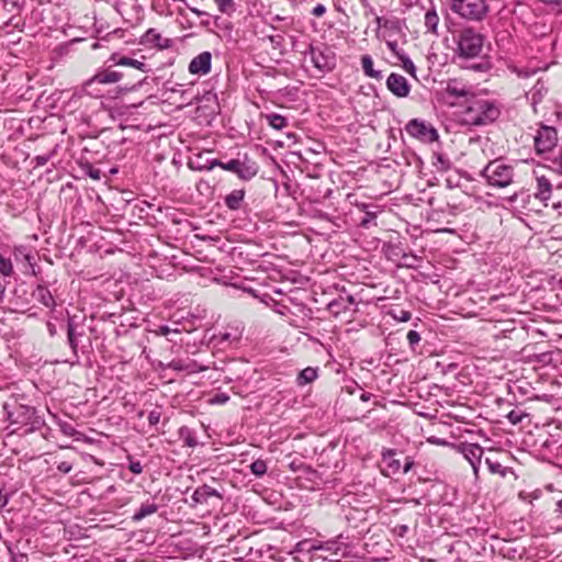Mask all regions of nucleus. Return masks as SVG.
Masks as SVG:
<instances>
[{
	"label": "nucleus",
	"instance_id": "obj_2",
	"mask_svg": "<svg viewBox=\"0 0 562 562\" xmlns=\"http://www.w3.org/2000/svg\"><path fill=\"white\" fill-rule=\"evenodd\" d=\"M501 112L494 102L472 95L467 101L461 122L469 126H482L495 122Z\"/></svg>",
	"mask_w": 562,
	"mask_h": 562
},
{
	"label": "nucleus",
	"instance_id": "obj_3",
	"mask_svg": "<svg viewBox=\"0 0 562 562\" xmlns=\"http://www.w3.org/2000/svg\"><path fill=\"white\" fill-rule=\"evenodd\" d=\"M450 9L462 19L482 21L488 12L485 0H450Z\"/></svg>",
	"mask_w": 562,
	"mask_h": 562
},
{
	"label": "nucleus",
	"instance_id": "obj_64",
	"mask_svg": "<svg viewBox=\"0 0 562 562\" xmlns=\"http://www.w3.org/2000/svg\"><path fill=\"white\" fill-rule=\"evenodd\" d=\"M555 512L562 515V498L557 503Z\"/></svg>",
	"mask_w": 562,
	"mask_h": 562
},
{
	"label": "nucleus",
	"instance_id": "obj_50",
	"mask_svg": "<svg viewBox=\"0 0 562 562\" xmlns=\"http://www.w3.org/2000/svg\"><path fill=\"white\" fill-rule=\"evenodd\" d=\"M415 465V461L412 457H405L404 464L402 465L403 473H408Z\"/></svg>",
	"mask_w": 562,
	"mask_h": 562
},
{
	"label": "nucleus",
	"instance_id": "obj_40",
	"mask_svg": "<svg viewBox=\"0 0 562 562\" xmlns=\"http://www.w3.org/2000/svg\"><path fill=\"white\" fill-rule=\"evenodd\" d=\"M183 329L184 328L181 329L179 327L170 328L169 326L162 325V326H159L157 334L164 335V336H167L169 334L180 335Z\"/></svg>",
	"mask_w": 562,
	"mask_h": 562
},
{
	"label": "nucleus",
	"instance_id": "obj_26",
	"mask_svg": "<svg viewBox=\"0 0 562 562\" xmlns=\"http://www.w3.org/2000/svg\"><path fill=\"white\" fill-rule=\"evenodd\" d=\"M361 65L364 74L368 77L374 78V79H381L382 75L381 71L373 69V60L370 55H363L361 57Z\"/></svg>",
	"mask_w": 562,
	"mask_h": 562
},
{
	"label": "nucleus",
	"instance_id": "obj_63",
	"mask_svg": "<svg viewBox=\"0 0 562 562\" xmlns=\"http://www.w3.org/2000/svg\"><path fill=\"white\" fill-rule=\"evenodd\" d=\"M47 329H48V331H49V334H50L52 336H53V335L55 334V331H56V329H55V325H54V324H52V323H49V322L47 323Z\"/></svg>",
	"mask_w": 562,
	"mask_h": 562
},
{
	"label": "nucleus",
	"instance_id": "obj_1",
	"mask_svg": "<svg viewBox=\"0 0 562 562\" xmlns=\"http://www.w3.org/2000/svg\"><path fill=\"white\" fill-rule=\"evenodd\" d=\"M13 403L5 402L3 404V411L10 425L16 426L12 431H16L22 427H27L25 432L33 431L38 428L43 420L36 416V409L33 406L19 402V398L24 400V395H14Z\"/></svg>",
	"mask_w": 562,
	"mask_h": 562
},
{
	"label": "nucleus",
	"instance_id": "obj_28",
	"mask_svg": "<svg viewBox=\"0 0 562 562\" xmlns=\"http://www.w3.org/2000/svg\"><path fill=\"white\" fill-rule=\"evenodd\" d=\"M116 65L131 66V67L142 70L143 72L149 71V69L147 68L145 63L139 61L137 59L130 58V57L120 58L119 61L116 63Z\"/></svg>",
	"mask_w": 562,
	"mask_h": 562
},
{
	"label": "nucleus",
	"instance_id": "obj_52",
	"mask_svg": "<svg viewBox=\"0 0 562 562\" xmlns=\"http://www.w3.org/2000/svg\"><path fill=\"white\" fill-rule=\"evenodd\" d=\"M374 217V213L367 212L366 216L360 222V226L364 228L369 227V224L373 221Z\"/></svg>",
	"mask_w": 562,
	"mask_h": 562
},
{
	"label": "nucleus",
	"instance_id": "obj_16",
	"mask_svg": "<svg viewBox=\"0 0 562 562\" xmlns=\"http://www.w3.org/2000/svg\"><path fill=\"white\" fill-rule=\"evenodd\" d=\"M258 173V166L256 162L250 161L249 159L239 160V166L237 169V176L241 180H250Z\"/></svg>",
	"mask_w": 562,
	"mask_h": 562
},
{
	"label": "nucleus",
	"instance_id": "obj_11",
	"mask_svg": "<svg viewBox=\"0 0 562 562\" xmlns=\"http://www.w3.org/2000/svg\"><path fill=\"white\" fill-rule=\"evenodd\" d=\"M122 78V74L113 70H102L97 72L91 79H89L85 83V90L88 94L92 95L94 94L93 91H90L89 88H91L95 83L100 85H106V83H114L120 81Z\"/></svg>",
	"mask_w": 562,
	"mask_h": 562
},
{
	"label": "nucleus",
	"instance_id": "obj_35",
	"mask_svg": "<svg viewBox=\"0 0 562 562\" xmlns=\"http://www.w3.org/2000/svg\"><path fill=\"white\" fill-rule=\"evenodd\" d=\"M127 469L133 473V474H140L143 473V465L140 463V461L138 460H135L132 456H127Z\"/></svg>",
	"mask_w": 562,
	"mask_h": 562
},
{
	"label": "nucleus",
	"instance_id": "obj_33",
	"mask_svg": "<svg viewBox=\"0 0 562 562\" xmlns=\"http://www.w3.org/2000/svg\"><path fill=\"white\" fill-rule=\"evenodd\" d=\"M146 41L149 43H154L158 47H166L167 44H161L160 41L162 40L161 35L157 33L154 29H150L145 34Z\"/></svg>",
	"mask_w": 562,
	"mask_h": 562
},
{
	"label": "nucleus",
	"instance_id": "obj_17",
	"mask_svg": "<svg viewBox=\"0 0 562 562\" xmlns=\"http://www.w3.org/2000/svg\"><path fill=\"white\" fill-rule=\"evenodd\" d=\"M178 435L179 439L182 440L183 447L195 448L199 445L196 431L188 426H181Z\"/></svg>",
	"mask_w": 562,
	"mask_h": 562
},
{
	"label": "nucleus",
	"instance_id": "obj_43",
	"mask_svg": "<svg viewBox=\"0 0 562 562\" xmlns=\"http://www.w3.org/2000/svg\"><path fill=\"white\" fill-rule=\"evenodd\" d=\"M86 173L93 180H100L101 178V170L93 167L92 165H87L85 168Z\"/></svg>",
	"mask_w": 562,
	"mask_h": 562
},
{
	"label": "nucleus",
	"instance_id": "obj_51",
	"mask_svg": "<svg viewBox=\"0 0 562 562\" xmlns=\"http://www.w3.org/2000/svg\"><path fill=\"white\" fill-rule=\"evenodd\" d=\"M375 23L378 25V30L381 27H393V22L383 19L382 16H375Z\"/></svg>",
	"mask_w": 562,
	"mask_h": 562
},
{
	"label": "nucleus",
	"instance_id": "obj_25",
	"mask_svg": "<svg viewBox=\"0 0 562 562\" xmlns=\"http://www.w3.org/2000/svg\"><path fill=\"white\" fill-rule=\"evenodd\" d=\"M439 23V16L436 12V9L432 7L425 14V27L428 32L437 34V27Z\"/></svg>",
	"mask_w": 562,
	"mask_h": 562
},
{
	"label": "nucleus",
	"instance_id": "obj_60",
	"mask_svg": "<svg viewBox=\"0 0 562 562\" xmlns=\"http://www.w3.org/2000/svg\"><path fill=\"white\" fill-rule=\"evenodd\" d=\"M389 48L397 56V54H401L397 50V44L395 42H387Z\"/></svg>",
	"mask_w": 562,
	"mask_h": 562
},
{
	"label": "nucleus",
	"instance_id": "obj_24",
	"mask_svg": "<svg viewBox=\"0 0 562 562\" xmlns=\"http://www.w3.org/2000/svg\"><path fill=\"white\" fill-rule=\"evenodd\" d=\"M445 92L451 97H468L470 94L469 89L465 86H459L457 80H449Z\"/></svg>",
	"mask_w": 562,
	"mask_h": 562
},
{
	"label": "nucleus",
	"instance_id": "obj_47",
	"mask_svg": "<svg viewBox=\"0 0 562 562\" xmlns=\"http://www.w3.org/2000/svg\"><path fill=\"white\" fill-rule=\"evenodd\" d=\"M406 337L411 348H414L415 345L420 340V335L416 330H409Z\"/></svg>",
	"mask_w": 562,
	"mask_h": 562
},
{
	"label": "nucleus",
	"instance_id": "obj_23",
	"mask_svg": "<svg viewBox=\"0 0 562 562\" xmlns=\"http://www.w3.org/2000/svg\"><path fill=\"white\" fill-rule=\"evenodd\" d=\"M245 198L244 190H234L225 198V205L233 211L240 209L241 202Z\"/></svg>",
	"mask_w": 562,
	"mask_h": 562
},
{
	"label": "nucleus",
	"instance_id": "obj_19",
	"mask_svg": "<svg viewBox=\"0 0 562 562\" xmlns=\"http://www.w3.org/2000/svg\"><path fill=\"white\" fill-rule=\"evenodd\" d=\"M158 510V505L154 501L143 503L139 508L132 516L133 521H140L147 516H150Z\"/></svg>",
	"mask_w": 562,
	"mask_h": 562
},
{
	"label": "nucleus",
	"instance_id": "obj_45",
	"mask_svg": "<svg viewBox=\"0 0 562 562\" xmlns=\"http://www.w3.org/2000/svg\"><path fill=\"white\" fill-rule=\"evenodd\" d=\"M54 154H55V151L53 150L52 153H49L47 155L36 156L34 158L35 167H42V166L46 165Z\"/></svg>",
	"mask_w": 562,
	"mask_h": 562
},
{
	"label": "nucleus",
	"instance_id": "obj_34",
	"mask_svg": "<svg viewBox=\"0 0 562 562\" xmlns=\"http://www.w3.org/2000/svg\"><path fill=\"white\" fill-rule=\"evenodd\" d=\"M0 273L5 277H9L13 273V266H12L11 260L8 258H4L1 254H0Z\"/></svg>",
	"mask_w": 562,
	"mask_h": 562
},
{
	"label": "nucleus",
	"instance_id": "obj_14",
	"mask_svg": "<svg viewBox=\"0 0 562 562\" xmlns=\"http://www.w3.org/2000/svg\"><path fill=\"white\" fill-rule=\"evenodd\" d=\"M395 456L396 450L394 449H385L382 451V461L385 464V470H382L383 475L391 476L401 471V461L396 459Z\"/></svg>",
	"mask_w": 562,
	"mask_h": 562
},
{
	"label": "nucleus",
	"instance_id": "obj_15",
	"mask_svg": "<svg viewBox=\"0 0 562 562\" xmlns=\"http://www.w3.org/2000/svg\"><path fill=\"white\" fill-rule=\"evenodd\" d=\"M166 368L172 369L177 372H183L187 374L195 373L203 370V368L200 364H198L194 360H191L189 358L173 359L170 362H168Z\"/></svg>",
	"mask_w": 562,
	"mask_h": 562
},
{
	"label": "nucleus",
	"instance_id": "obj_41",
	"mask_svg": "<svg viewBox=\"0 0 562 562\" xmlns=\"http://www.w3.org/2000/svg\"><path fill=\"white\" fill-rule=\"evenodd\" d=\"M341 538H342V537H341V536H339V537H338L337 539H335V540H328V541H326V542H325L324 548H325L326 550L334 551L335 553H338V551H340V544H341L340 539H341Z\"/></svg>",
	"mask_w": 562,
	"mask_h": 562
},
{
	"label": "nucleus",
	"instance_id": "obj_57",
	"mask_svg": "<svg viewBox=\"0 0 562 562\" xmlns=\"http://www.w3.org/2000/svg\"><path fill=\"white\" fill-rule=\"evenodd\" d=\"M227 401H228V396L224 393L217 394L214 400L215 403H220V404L226 403Z\"/></svg>",
	"mask_w": 562,
	"mask_h": 562
},
{
	"label": "nucleus",
	"instance_id": "obj_8",
	"mask_svg": "<svg viewBox=\"0 0 562 562\" xmlns=\"http://www.w3.org/2000/svg\"><path fill=\"white\" fill-rule=\"evenodd\" d=\"M406 132L422 140L434 142L438 138L437 131L434 127L427 126L424 122L417 119L411 120L406 125Z\"/></svg>",
	"mask_w": 562,
	"mask_h": 562
},
{
	"label": "nucleus",
	"instance_id": "obj_21",
	"mask_svg": "<svg viewBox=\"0 0 562 562\" xmlns=\"http://www.w3.org/2000/svg\"><path fill=\"white\" fill-rule=\"evenodd\" d=\"M216 166L223 168L224 170L237 173V169L239 166V159H231L228 162H222L218 159H212V160L207 161V165H205L203 167L200 166V167H198V169L201 170V169L205 168L206 170H212Z\"/></svg>",
	"mask_w": 562,
	"mask_h": 562
},
{
	"label": "nucleus",
	"instance_id": "obj_39",
	"mask_svg": "<svg viewBox=\"0 0 562 562\" xmlns=\"http://www.w3.org/2000/svg\"><path fill=\"white\" fill-rule=\"evenodd\" d=\"M67 333H68L69 345H70L71 349L74 351H76L79 346H78L77 338H76V335H75V328H74V326L71 324H68Z\"/></svg>",
	"mask_w": 562,
	"mask_h": 562
},
{
	"label": "nucleus",
	"instance_id": "obj_6",
	"mask_svg": "<svg viewBox=\"0 0 562 562\" xmlns=\"http://www.w3.org/2000/svg\"><path fill=\"white\" fill-rule=\"evenodd\" d=\"M304 54H308L311 56V61L321 72L330 71L335 67V54L325 44L318 46L310 44Z\"/></svg>",
	"mask_w": 562,
	"mask_h": 562
},
{
	"label": "nucleus",
	"instance_id": "obj_4",
	"mask_svg": "<svg viewBox=\"0 0 562 562\" xmlns=\"http://www.w3.org/2000/svg\"><path fill=\"white\" fill-rule=\"evenodd\" d=\"M484 36L467 27L460 31L458 36V53L463 58H474L480 56L483 49Z\"/></svg>",
	"mask_w": 562,
	"mask_h": 562
},
{
	"label": "nucleus",
	"instance_id": "obj_62",
	"mask_svg": "<svg viewBox=\"0 0 562 562\" xmlns=\"http://www.w3.org/2000/svg\"><path fill=\"white\" fill-rule=\"evenodd\" d=\"M189 9L191 10L192 13H194L198 16L207 15V13L205 11H201L196 8H189Z\"/></svg>",
	"mask_w": 562,
	"mask_h": 562
},
{
	"label": "nucleus",
	"instance_id": "obj_30",
	"mask_svg": "<svg viewBox=\"0 0 562 562\" xmlns=\"http://www.w3.org/2000/svg\"><path fill=\"white\" fill-rule=\"evenodd\" d=\"M221 13L231 15L235 11L234 0H214Z\"/></svg>",
	"mask_w": 562,
	"mask_h": 562
},
{
	"label": "nucleus",
	"instance_id": "obj_37",
	"mask_svg": "<svg viewBox=\"0 0 562 562\" xmlns=\"http://www.w3.org/2000/svg\"><path fill=\"white\" fill-rule=\"evenodd\" d=\"M243 329H244V327H243L241 323L237 322L235 326H232V331L225 333L223 335V339H225V340L231 339V338L239 339L241 336Z\"/></svg>",
	"mask_w": 562,
	"mask_h": 562
},
{
	"label": "nucleus",
	"instance_id": "obj_32",
	"mask_svg": "<svg viewBox=\"0 0 562 562\" xmlns=\"http://www.w3.org/2000/svg\"><path fill=\"white\" fill-rule=\"evenodd\" d=\"M397 58L402 61L403 68L412 76H415L416 67L408 56L405 54H397Z\"/></svg>",
	"mask_w": 562,
	"mask_h": 562
},
{
	"label": "nucleus",
	"instance_id": "obj_36",
	"mask_svg": "<svg viewBox=\"0 0 562 562\" xmlns=\"http://www.w3.org/2000/svg\"><path fill=\"white\" fill-rule=\"evenodd\" d=\"M550 356L551 353H532L525 361L529 363H547L551 361Z\"/></svg>",
	"mask_w": 562,
	"mask_h": 562
},
{
	"label": "nucleus",
	"instance_id": "obj_46",
	"mask_svg": "<svg viewBox=\"0 0 562 562\" xmlns=\"http://www.w3.org/2000/svg\"><path fill=\"white\" fill-rule=\"evenodd\" d=\"M344 303V297L340 296L338 300H335L328 304V310L334 314L340 313V306Z\"/></svg>",
	"mask_w": 562,
	"mask_h": 562
},
{
	"label": "nucleus",
	"instance_id": "obj_56",
	"mask_svg": "<svg viewBox=\"0 0 562 562\" xmlns=\"http://www.w3.org/2000/svg\"><path fill=\"white\" fill-rule=\"evenodd\" d=\"M554 164L558 166V171L562 175V148L560 149L559 155L554 159Z\"/></svg>",
	"mask_w": 562,
	"mask_h": 562
},
{
	"label": "nucleus",
	"instance_id": "obj_9",
	"mask_svg": "<svg viewBox=\"0 0 562 562\" xmlns=\"http://www.w3.org/2000/svg\"><path fill=\"white\" fill-rule=\"evenodd\" d=\"M386 87L397 98H405L409 94L411 91V87L406 78L395 72H392L387 77Z\"/></svg>",
	"mask_w": 562,
	"mask_h": 562
},
{
	"label": "nucleus",
	"instance_id": "obj_54",
	"mask_svg": "<svg viewBox=\"0 0 562 562\" xmlns=\"http://www.w3.org/2000/svg\"><path fill=\"white\" fill-rule=\"evenodd\" d=\"M345 390L349 394H355L357 390H361V386L356 381H351L345 385Z\"/></svg>",
	"mask_w": 562,
	"mask_h": 562
},
{
	"label": "nucleus",
	"instance_id": "obj_7",
	"mask_svg": "<svg viewBox=\"0 0 562 562\" xmlns=\"http://www.w3.org/2000/svg\"><path fill=\"white\" fill-rule=\"evenodd\" d=\"M535 150L538 155L550 153L558 144V132L554 127L540 123L533 137Z\"/></svg>",
	"mask_w": 562,
	"mask_h": 562
},
{
	"label": "nucleus",
	"instance_id": "obj_31",
	"mask_svg": "<svg viewBox=\"0 0 562 562\" xmlns=\"http://www.w3.org/2000/svg\"><path fill=\"white\" fill-rule=\"evenodd\" d=\"M269 124L274 130H282L286 125V120L280 114H271L267 116Z\"/></svg>",
	"mask_w": 562,
	"mask_h": 562
},
{
	"label": "nucleus",
	"instance_id": "obj_58",
	"mask_svg": "<svg viewBox=\"0 0 562 562\" xmlns=\"http://www.w3.org/2000/svg\"><path fill=\"white\" fill-rule=\"evenodd\" d=\"M344 301L347 302L348 305H344V310H347L349 305H355L356 304V300L352 295H347L346 299H344Z\"/></svg>",
	"mask_w": 562,
	"mask_h": 562
},
{
	"label": "nucleus",
	"instance_id": "obj_18",
	"mask_svg": "<svg viewBox=\"0 0 562 562\" xmlns=\"http://www.w3.org/2000/svg\"><path fill=\"white\" fill-rule=\"evenodd\" d=\"M552 186L548 178L544 176L537 177V192L535 196L543 202L548 201L551 196Z\"/></svg>",
	"mask_w": 562,
	"mask_h": 562
},
{
	"label": "nucleus",
	"instance_id": "obj_10",
	"mask_svg": "<svg viewBox=\"0 0 562 562\" xmlns=\"http://www.w3.org/2000/svg\"><path fill=\"white\" fill-rule=\"evenodd\" d=\"M213 498L222 501L223 495L217 490H215L206 484H203V485L196 487L194 490L193 494L191 495V499L194 505H196V504L210 505L211 501Z\"/></svg>",
	"mask_w": 562,
	"mask_h": 562
},
{
	"label": "nucleus",
	"instance_id": "obj_55",
	"mask_svg": "<svg viewBox=\"0 0 562 562\" xmlns=\"http://www.w3.org/2000/svg\"><path fill=\"white\" fill-rule=\"evenodd\" d=\"M325 12L326 8L323 4H317L312 11L315 16H322Z\"/></svg>",
	"mask_w": 562,
	"mask_h": 562
},
{
	"label": "nucleus",
	"instance_id": "obj_53",
	"mask_svg": "<svg viewBox=\"0 0 562 562\" xmlns=\"http://www.w3.org/2000/svg\"><path fill=\"white\" fill-rule=\"evenodd\" d=\"M393 316L400 322H408L412 317V314L408 311L401 310L398 315L394 314Z\"/></svg>",
	"mask_w": 562,
	"mask_h": 562
},
{
	"label": "nucleus",
	"instance_id": "obj_13",
	"mask_svg": "<svg viewBox=\"0 0 562 562\" xmlns=\"http://www.w3.org/2000/svg\"><path fill=\"white\" fill-rule=\"evenodd\" d=\"M212 54L202 52L195 56L189 64V71L192 75H206L211 70Z\"/></svg>",
	"mask_w": 562,
	"mask_h": 562
},
{
	"label": "nucleus",
	"instance_id": "obj_59",
	"mask_svg": "<svg viewBox=\"0 0 562 562\" xmlns=\"http://www.w3.org/2000/svg\"><path fill=\"white\" fill-rule=\"evenodd\" d=\"M438 162L441 165L442 170L449 169V162L443 159L441 156L438 157Z\"/></svg>",
	"mask_w": 562,
	"mask_h": 562
},
{
	"label": "nucleus",
	"instance_id": "obj_48",
	"mask_svg": "<svg viewBox=\"0 0 562 562\" xmlns=\"http://www.w3.org/2000/svg\"><path fill=\"white\" fill-rule=\"evenodd\" d=\"M409 531V528L407 525H404V524H401V525H396L393 529V532L400 537V538H404L407 532Z\"/></svg>",
	"mask_w": 562,
	"mask_h": 562
},
{
	"label": "nucleus",
	"instance_id": "obj_22",
	"mask_svg": "<svg viewBox=\"0 0 562 562\" xmlns=\"http://www.w3.org/2000/svg\"><path fill=\"white\" fill-rule=\"evenodd\" d=\"M33 296L46 307L54 308L55 300L46 286L38 285L34 291Z\"/></svg>",
	"mask_w": 562,
	"mask_h": 562
},
{
	"label": "nucleus",
	"instance_id": "obj_42",
	"mask_svg": "<svg viewBox=\"0 0 562 562\" xmlns=\"http://www.w3.org/2000/svg\"><path fill=\"white\" fill-rule=\"evenodd\" d=\"M52 362L55 363H69L70 366H74L75 363L79 362L78 353L72 352L70 353V357L67 358H57L52 360Z\"/></svg>",
	"mask_w": 562,
	"mask_h": 562
},
{
	"label": "nucleus",
	"instance_id": "obj_5",
	"mask_svg": "<svg viewBox=\"0 0 562 562\" xmlns=\"http://www.w3.org/2000/svg\"><path fill=\"white\" fill-rule=\"evenodd\" d=\"M481 173L487 180L488 184L494 187H507L513 180V168L504 165L499 160L487 164Z\"/></svg>",
	"mask_w": 562,
	"mask_h": 562
},
{
	"label": "nucleus",
	"instance_id": "obj_38",
	"mask_svg": "<svg viewBox=\"0 0 562 562\" xmlns=\"http://www.w3.org/2000/svg\"><path fill=\"white\" fill-rule=\"evenodd\" d=\"M528 415L521 411H510L508 414H507V419L509 420L510 424L513 425H518L522 422V419L525 417H527Z\"/></svg>",
	"mask_w": 562,
	"mask_h": 562
},
{
	"label": "nucleus",
	"instance_id": "obj_61",
	"mask_svg": "<svg viewBox=\"0 0 562 562\" xmlns=\"http://www.w3.org/2000/svg\"><path fill=\"white\" fill-rule=\"evenodd\" d=\"M371 396H372V394H371V393H369V392H362V393L360 394V400H361L362 402H368V401H370Z\"/></svg>",
	"mask_w": 562,
	"mask_h": 562
},
{
	"label": "nucleus",
	"instance_id": "obj_12",
	"mask_svg": "<svg viewBox=\"0 0 562 562\" xmlns=\"http://www.w3.org/2000/svg\"><path fill=\"white\" fill-rule=\"evenodd\" d=\"M464 458L470 462L475 475L479 473L481 460L483 457V448L477 443H465L461 449Z\"/></svg>",
	"mask_w": 562,
	"mask_h": 562
},
{
	"label": "nucleus",
	"instance_id": "obj_49",
	"mask_svg": "<svg viewBox=\"0 0 562 562\" xmlns=\"http://www.w3.org/2000/svg\"><path fill=\"white\" fill-rule=\"evenodd\" d=\"M57 470L64 474H67L72 470V463L69 461H60L57 464Z\"/></svg>",
	"mask_w": 562,
	"mask_h": 562
},
{
	"label": "nucleus",
	"instance_id": "obj_20",
	"mask_svg": "<svg viewBox=\"0 0 562 562\" xmlns=\"http://www.w3.org/2000/svg\"><path fill=\"white\" fill-rule=\"evenodd\" d=\"M318 376V368L316 367H306L301 370L296 376V384L299 386H304L306 384L312 383Z\"/></svg>",
	"mask_w": 562,
	"mask_h": 562
},
{
	"label": "nucleus",
	"instance_id": "obj_27",
	"mask_svg": "<svg viewBox=\"0 0 562 562\" xmlns=\"http://www.w3.org/2000/svg\"><path fill=\"white\" fill-rule=\"evenodd\" d=\"M485 464L487 465L491 473L499 474L502 477H505L508 472H512L510 468L503 467L498 461H494L490 458L485 459Z\"/></svg>",
	"mask_w": 562,
	"mask_h": 562
},
{
	"label": "nucleus",
	"instance_id": "obj_29",
	"mask_svg": "<svg viewBox=\"0 0 562 562\" xmlns=\"http://www.w3.org/2000/svg\"><path fill=\"white\" fill-rule=\"evenodd\" d=\"M249 469H250V472L256 476V477H261L263 476L266 473H267V463L265 460L262 459H257L255 460L250 465H249Z\"/></svg>",
	"mask_w": 562,
	"mask_h": 562
},
{
	"label": "nucleus",
	"instance_id": "obj_44",
	"mask_svg": "<svg viewBox=\"0 0 562 562\" xmlns=\"http://www.w3.org/2000/svg\"><path fill=\"white\" fill-rule=\"evenodd\" d=\"M161 413L158 409H153L148 414V423L150 426H157L160 422Z\"/></svg>",
	"mask_w": 562,
	"mask_h": 562
}]
</instances>
